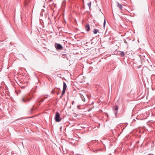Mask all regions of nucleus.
I'll use <instances>...</instances> for the list:
<instances>
[{
  "label": "nucleus",
  "instance_id": "obj_1",
  "mask_svg": "<svg viewBox=\"0 0 155 155\" xmlns=\"http://www.w3.org/2000/svg\"><path fill=\"white\" fill-rule=\"evenodd\" d=\"M54 46L56 49L58 50H61L63 49V47L60 44L55 43Z\"/></svg>",
  "mask_w": 155,
  "mask_h": 155
},
{
  "label": "nucleus",
  "instance_id": "obj_2",
  "mask_svg": "<svg viewBox=\"0 0 155 155\" xmlns=\"http://www.w3.org/2000/svg\"><path fill=\"white\" fill-rule=\"evenodd\" d=\"M61 118H60V114L58 112H56L55 117V120L56 122H59L61 120Z\"/></svg>",
  "mask_w": 155,
  "mask_h": 155
},
{
  "label": "nucleus",
  "instance_id": "obj_3",
  "mask_svg": "<svg viewBox=\"0 0 155 155\" xmlns=\"http://www.w3.org/2000/svg\"><path fill=\"white\" fill-rule=\"evenodd\" d=\"M93 143V141H91L88 144V147L90 148V149L91 150H92L93 152L97 153V150L96 149H91L90 148H91L92 147V144Z\"/></svg>",
  "mask_w": 155,
  "mask_h": 155
},
{
  "label": "nucleus",
  "instance_id": "obj_4",
  "mask_svg": "<svg viewBox=\"0 0 155 155\" xmlns=\"http://www.w3.org/2000/svg\"><path fill=\"white\" fill-rule=\"evenodd\" d=\"M118 109V106L116 105H115L113 108V110L114 114H115L116 117Z\"/></svg>",
  "mask_w": 155,
  "mask_h": 155
},
{
  "label": "nucleus",
  "instance_id": "obj_5",
  "mask_svg": "<svg viewBox=\"0 0 155 155\" xmlns=\"http://www.w3.org/2000/svg\"><path fill=\"white\" fill-rule=\"evenodd\" d=\"M31 100V98L29 99L28 96H25L22 99V101L24 102L28 101Z\"/></svg>",
  "mask_w": 155,
  "mask_h": 155
},
{
  "label": "nucleus",
  "instance_id": "obj_6",
  "mask_svg": "<svg viewBox=\"0 0 155 155\" xmlns=\"http://www.w3.org/2000/svg\"><path fill=\"white\" fill-rule=\"evenodd\" d=\"M86 30L87 31H89L90 30V28L89 24L87 25L85 27Z\"/></svg>",
  "mask_w": 155,
  "mask_h": 155
},
{
  "label": "nucleus",
  "instance_id": "obj_7",
  "mask_svg": "<svg viewBox=\"0 0 155 155\" xmlns=\"http://www.w3.org/2000/svg\"><path fill=\"white\" fill-rule=\"evenodd\" d=\"M117 6L119 8H120V9L121 10H122V5L121 4H119L118 2H117Z\"/></svg>",
  "mask_w": 155,
  "mask_h": 155
},
{
  "label": "nucleus",
  "instance_id": "obj_8",
  "mask_svg": "<svg viewBox=\"0 0 155 155\" xmlns=\"http://www.w3.org/2000/svg\"><path fill=\"white\" fill-rule=\"evenodd\" d=\"M63 89H64L66 90L67 87V85L64 82H63Z\"/></svg>",
  "mask_w": 155,
  "mask_h": 155
},
{
  "label": "nucleus",
  "instance_id": "obj_9",
  "mask_svg": "<svg viewBox=\"0 0 155 155\" xmlns=\"http://www.w3.org/2000/svg\"><path fill=\"white\" fill-rule=\"evenodd\" d=\"M120 55L121 57H124V56L125 55V54H124V52L123 51H121L120 52Z\"/></svg>",
  "mask_w": 155,
  "mask_h": 155
},
{
  "label": "nucleus",
  "instance_id": "obj_10",
  "mask_svg": "<svg viewBox=\"0 0 155 155\" xmlns=\"http://www.w3.org/2000/svg\"><path fill=\"white\" fill-rule=\"evenodd\" d=\"M67 55L66 54H63L62 55V57L63 58H66L67 57Z\"/></svg>",
  "mask_w": 155,
  "mask_h": 155
},
{
  "label": "nucleus",
  "instance_id": "obj_11",
  "mask_svg": "<svg viewBox=\"0 0 155 155\" xmlns=\"http://www.w3.org/2000/svg\"><path fill=\"white\" fill-rule=\"evenodd\" d=\"M98 31V30L97 29H94V33L95 34H96Z\"/></svg>",
  "mask_w": 155,
  "mask_h": 155
},
{
  "label": "nucleus",
  "instance_id": "obj_12",
  "mask_svg": "<svg viewBox=\"0 0 155 155\" xmlns=\"http://www.w3.org/2000/svg\"><path fill=\"white\" fill-rule=\"evenodd\" d=\"M81 97L82 100L84 102L85 101V98L83 95L82 96H81Z\"/></svg>",
  "mask_w": 155,
  "mask_h": 155
},
{
  "label": "nucleus",
  "instance_id": "obj_13",
  "mask_svg": "<svg viewBox=\"0 0 155 155\" xmlns=\"http://www.w3.org/2000/svg\"><path fill=\"white\" fill-rule=\"evenodd\" d=\"M87 5H88V6H89V8H90L91 7V2H90L89 3H88L87 4Z\"/></svg>",
  "mask_w": 155,
  "mask_h": 155
},
{
  "label": "nucleus",
  "instance_id": "obj_14",
  "mask_svg": "<svg viewBox=\"0 0 155 155\" xmlns=\"http://www.w3.org/2000/svg\"><path fill=\"white\" fill-rule=\"evenodd\" d=\"M65 91H66V89H63L62 94H64L65 93Z\"/></svg>",
  "mask_w": 155,
  "mask_h": 155
},
{
  "label": "nucleus",
  "instance_id": "obj_15",
  "mask_svg": "<svg viewBox=\"0 0 155 155\" xmlns=\"http://www.w3.org/2000/svg\"><path fill=\"white\" fill-rule=\"evenodd\" d=\"M105 24H106V20H105V19H104V23H103V26H104V28L105 27Z\"/></svg>",
  "mask_w": 155,
  "mask_h": 155
},
{
  "label": "nucleus",
  "instance_id": "obj_16",
  "mask_svg": "<svg viewBox=\"0 0 155 155\" xmlns=\"http://www.w3.org/2000/svg\"><path fill=\"white\" fill-rule=\"evenodd\" d=\"M51 93L52 94H54L55 93V91L54 90H53L51 91Z\"/></svg>",
  "mask_w": 155,
  "mask_h": 155
},
{
  "label": "nucleus",
  "instance_id": "obj_17",
  "mask_svg": "<svg viewBox=\"0 0 155 155\" xmlns=\"http://www.w3.org/2000/svg\"><path fill=\"white\" fill-rule=\"evenodd\" d=\"M124 42L126 44H127V41H126V40L125 39H124Z\"/></svg>",
  "mask_w": 155,
  "mask_h": 155
},
{
  "label": "nucleus",
  "instance_id": "obj_18",
  "mask_svg": "<svg viewBox=\"0 0 155 155\" xmlns=\"http://www.w3.org/2000/svg\"><path fill=\"white\" fill-rule=\"evenodd\" d=\"M63 95H64V94H61V96L60 97V98H61L63 96Z\"/></svg>",
  "mask_w": 155,
  "mask_h": 155
},
{
  "label": "nucleus",
  "instance_id": "obj_19",
  "mask_svg": "<svg viewBox=\"0 0 155 155\" xmlns=\"http://www.w3.org/2000/svg\"><path fill=\"white\" fill-rule=\"evenodd\" d=\"M74 101H73L71 103V104H72L73 105V104L74 103Z\"/></svg>",
  "mask_w": 155,
  "mask_h": 155
},
{
  "label": "nucleus",
  "instance_id": "obj_20",
  "mask_svg": "<svg viewBox=\"0 0 155 155\" xmlns=\"http://www.w3.org/2000/svg\"><path fill=\"white\" fill-rule=\"evenodd\" d=\"M44 99H43V100H42V101H44Z\"/></svg>",
  "mask_w": 155,
  "mask_h": 155
},
{
  "label": "nucleus",
  "instance_id": "obj_21",
  "mask_svg": "<svg viewBox=\"0 0 155 155\" xmlns=\"http://www.w3.org/2000/svg\"><path fill=\"white\" fill-rule=\"evenodd\" d=\"M59 94V92H58V93H57V94Z\"/></svg>",
  "mask_w": 155,
  "mask_h": 155
},
{
  "label": "nucleus",
  "instance_id": "obj_22",
  "mask_svg": "<svg viewBox=\"0 0 155 155\" xmlns=\"http://www.w3.org/2000/svg\"><path fill=\"white\" fill-rule=\"evenodd\" d=\"M86 96H87V95H86Z\"/></svg>",
  "mask_w": 155,
  "mask_h": 155
}]
</instances>
